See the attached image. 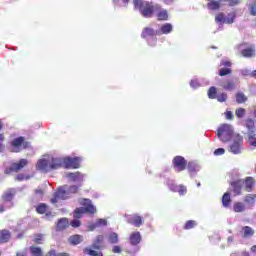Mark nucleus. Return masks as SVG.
I'll list each match as a JSON object with an SVG mask.
<instances>
[{
    "label": "nucleus",
    "mask_w": 256,
    "mask_h": 256,
    "mask_svg": "<svg viewBox=\"0 0 256 256\" xmlns=\"http://www.w3.org/2000/svg\"><path fill=\"white\" fill-rule=\"evenodd\" d=\"M64 167V160L62 157H50L46 156L38 160L36 168L43 173H49L54 169H61Z\"/></svg>",
    "instance_id": "f257e3e1"
},
{
    "label": "nucleus",
    "mask_w": 256,
    "mask_h": 256,
    "mask_svg": "<svg viewBox=\"0 0 256 256\" xmlns=\"http://www.w3.org/2000/svg\"><path fill=\"white\" fill-rule=\"evenodd\" d=\"M134 8L139 9L143 17H153V13H159V5H153L151 2L143 0H134Z\"/></svg>",
    "instance_id": "f03ea898"
},
{
    "label": "nucleus",
    "mask_w": 256,
    "mask_h": 256,
    "mask_svg": "<svg viewBox=\"0 0 256 256\" xmlns=\"http://www.w3.org/2000/svg\"><path fill=\"white\" fill-rule=\"evenodd\" d=\"M80 205H83L84 207L77 208L74 212L75 219H81L85 213H97V208L91 204V200L89 199H80L79 200Z\"/></svg>",
    "instance_id": "7ed1b4c3"
},
{
    "label": "nucleus",
    "mask_w": 256,
    "mask_h": 256,
    "mask_svg": "<svg viewBox=\"0 0 256 256\" xmlns=\"http://www.w3.org/2000/svg\"><path fill=\"white\" fill-rule=\"evenodd\" d=\"M217 135L218 139L223 143H227V141H231V139H235V137H237V134H233V126L229 124H222L218 128Z\"/></svg>",
    "instance_id": "20e7f679"
},
{
    "label": "nucleus",
    "mask_w": 256,
    "mask_h": 256,
    "mask_svg": "<svg viewBox=\"0 0 256 256\" xmlns=\"http://www.w3.org/2000/svg\"><path fill=\"white\" fill-rule=\"evenodd\" d=\"M230 153L233 155H239L243 151V137L241 135L236 134V136L232 139V142L229 146Z\"/></svg>",
    "instance_id": "39448f33"
},
{
    "label": "nucleus",
    "mask_w": 256,
    "mask_h": 256,
    "mask_svg": "<svg viewBox=\"0 0 256 256\" xmlns=\"http://www.w3.org/2000/svg\"><path fill=\"white\" fill-rule=\"evenodd\" d=\"M13 195H15V190H8L2 196V203H0V213H3L5 209H9V207H13Z\"/></svg>",
    "instance_id": "423d86ee"
},
{
    "label": "nucleus",
    "mask_w": 256,
    "mask_h": 256,
    "mask_svg": "<svg viewBox=\"0 0 256 256\" xmlns=\"http://www.w3.org/2000/svg\"><path fill=\"white\" fill-rule=\"evenodd\" d=\"M236 51L242 57H253L255 55V48L248 47L245 44H240L237 46Z\"/></svg>",
    "instance_id": "0eeeda50"
},
{
    "label": "nucleus",
    "mask_w": 256,
    "mask_h": 256,
    "mask_svg": "<svg viewBox=\"0 0 256 256\" xmlns=\"http://www.w3.org/2000/svg\"><path fill=\"white\" fill-rule=\"evenodd\" d=\"M63 160L65 169H79L81 158L64 157Z\"/></svg>",
    "instance_id": "6e6552de"
},
{
    "label": "nucleus",
    "mask_w": 256,
    "mask_h": 256,
    "mask_svg": "<svg viewBox=\"0 0 256 256\" xmlns=\"http://www.w3.org/2000/svg\"><path fill=\"white\" fill-rule=\"evenodd\" d=\"M69 192L67 190V186L60 187L58 191L55 193L54 198L51 199V203H57L59 199H68Z\"/></svg>",
    "instance_id": "1a4fd4ad"
},
{
    "label": "nucleus",
    "mask_w": 256,
    "mask_h": 256,
    "mask_svg": "<svg viewBox=\"0 0 256 256\" xmlns=\"http://www.w3.org/2000/svg\"><path fill=\"white\" fill-rule=\"evenodd\" d=\"M24 141H25V138H23V137L14 139L11 143L12 151L14 153H19V151H21V149H26L27 143H24Z\"/></svg>",
    "instance_id": "9d476101"
},
{
    "label": "nucleus",
    "mask_w": 256,
    "mask_h": 256,
    "mask_svg": "<svg viewBox=\"0 0 256 256\" xmlns=\"http://www.w3.org/2000/svg\"><path fill=\"white\" fill-rule=\"evenodd\" d=\"M175 171L178 173L184 171L185 167H187V161L182 156H176L173 160Z\"/></svg>",
    "instance_id": "9b49d317"
},
{
    "label": "nucleus",
    "mask_w": 256,
    "mask_h": 256,
    "mask_svg": "<svg viewBox=\"0 0 256 256\" xmlns=\"http://www.w3.org/2000/svg\"><path fill=\"white\" fill-rule=\"evenodd\" d=\"M216 23H226L228 25H231L235 21V14H228L227 17L223 15V13L217 14L215 17Z\"/></svg>",
    "instance_id": "f8f14e48"
},
{
    "label": "nucleus",
    "mask_w": 256,
    "mask_h": 256,
    "mask_svg": "<svg viewBox=\"0 0 256 256\" xmlns=\"http://www.w3.org/2000/svg\"><path fill=\"white\" fill-rule=\"evenodd\" d=\"M153 35H155V30L151 28H145L142 32V37H150L148 40L149 45L153 46L155 43H157V40L153 38Z\"/></svg>",
    "instance_id": "ddd939ff"
},
{
    "label": "nucleus",
    "mask_w": 256,
    "mask_h": 256,
    "mask_svg": "<svg viewBox=\"0 0 256 256\" xmlns=\"http://www.w3.org/2000/svg\"><path fill=\"white\" fill-rule=\"evenodd\" d=\"M256 194H248L244 197L247 209H253L255 207Z\"/></svg>",
    "instance_id": "4468645a"
},
{
    "label": "nucleus",
    "mask_w": 256,
    "mask_h": 256,
    "mask_svg": "<svg viewBox=\"0 0 256 256\" xmlns=\"http://www.w3.org/2000/svg\"><path fill=\"white\" fill-rule=\"evenodd\" d=\"M28 163L26 159H21L19 162L12 164L10 169L11 171H21Z\"/></svg>",
    "instance_id": "2eb2a0df"
},
{
    "label": "nucleus",
    "mask_w": 256,
    "mask_h": 256,
    "mask_svg": "<svg viewBox=\"0 0 256 256\" xmlns=\"http://www.w3.org/2000/svg\"><path fill=\"white\" fill-rule=\"evenodd\" d=\"M247 145L249 147H256V131L247 132Z\"/></svg>",
    "instance_id": "dca6fc26"
},
{
    "label": "nucleus",
    "mask_w": 256,
    "mask_h": 256,
    "mask_svg": "<svg viewBox=\"0 0 256 256\" xmlns=\"http://www.w3.org/2000/svg\"><path fill=\"white\" fill-rule=\"evenodd\" d=\"M36 211L40 215H46V217H49L51 215V212L49 211V206L46 204L38 205Z\"/></svg>",
    "instance_id": "f3484780"
},
{
    "label": "nucleus",
    "mask_w": 256,
    "mask_h": 256,
    "mask_svg": "<svg viewBox=\"0 0 256 256\" xmlns=\"http://www.w3.org/2000/svg\"><path fill=\"white\" fill-rule=\"evenodd\" d=\"M128 223L134 225L135 227H141V223H143V220L140 218V216L134 214L128 217Z\"/></svg>",
    "instance_id": "a211bd4d"
},
{
    "label": "nucleus",
    "mask_w": 256,
    "mask_h": 256,
    "mask_svg": "<svg viewBox=\"0 0 256 256\" xmlns=\"http://www.w3.org/2000/svg\"><path fill=\"white\" fill-rule=\"evenodd\" d=\"M67 179H70V181H75V182H79V181H83V174L79 173V172H75V173H68L66 174Z\"/></svg>",
    "instance_id": "6ab92c4d"
},
{
    "label": "nucleus",
    "mask_w": 256,
    "mask_h": 256,
    "mask_svg": "<svg viewBox=\"0 0 256 256\" xmlns=\"http://www.w3.org/2000/svg\"><path fill=\"white\" fill-rule=\"evenodd\" d=\"M243 185H245V189L248 193H251V190L253 189V185H255V180L252 177L246 178L245 181H243Z\"/></svg>",
    "instance_id": "aec40b11"
},
{
    "label": "nucleus",
    "mask_w": 256,
    "mask_h": 256,
    "mask_svg": "<svg viewBox=\"0 0 256 256\" xmlns=\"http://www.w3.org/2000/svg\"><path fill=\"white\" fill-rule=\"evenodd\" d=\"M11 239V233L9 230L0 231V243H7Z\"/></svg>",
    "instance_id": "412c9836"
},
{
    "label": "nucleus",
    "mask_w": 256,
    "mask_h": 256,
    "mask_svg": "<svg viewBox=\"0 0 256 256\" xmlns=\"http://www.w3.org/2000/svg\"><path fill=\"white\" fill-rule=\"evenodd\" d=\"M130 242L132 245H139L141 243V234L139 232H134L130 236Z\"/></svg>",
    "instance_id": "4be33fe9"
},
{
    "label": "nucleus",
    "mask_w": 256,
    "mask_h": 256,
    "mask_svg": "<svg viewBox=\"0 0 256 256\" xmlns=\"http://www.w3.org/2000/svg\"><path fill=\"white\" fill-rule=\"evenodd\" d=\"M172 31H173V25L166 23L161 27L160 31L157 33H158V35H161V33H163L164 35H167V34L171 33Z\"/></svg>",
    "instance_id": "5701e85b"
},
{
    "label": "nucleus",
    "mask_w": 256,
    "mask_h": 256,
    "mask_svg": "<svg viewBox=\"0 0 256 256\" xmlns=\"http://www.w3.org/2000/svg\"><path fill=\"white\" fill-rule=\"evenodd\" d=\"M243 180H238L237 182L232 183L235 195H241V188L243 187Z\"/></svg>",
    "instance_id": "b1692460"
},
{
    "label": "nucleus",
    "mask_w": 256,
    "mask_h": 256,
    "mask_svg": "<svg viewBox=\"0 0 256 256\" xmlns=\"http://www.w3.org/2000/svg\"><path fill=\"white\" fill-rule=\"evenodd\" d=\"M67 227H69V220H67V218H62L58 221V224H57L58 231H63V229H67Z\"/></svg>",
    "instance_id": "393cba45"
},
{
    "label": "nucleus",
    "mask_w": 256,
    "mask_h": 256,
    "mask_svg": "<svg viewBox=\"0 0 256 256\" xmlns=\"http://www.w3.org/2000/svg\"><path fill=\"white\" fill-rule=\"evenodd\" d=\"M68 241L71 245H79V243L83 241V236L76 234V235L70 236Z\"/></svg>",
    "instance_id": "a878e982"
},
{
    "label": "nucleus",
    "mask_w": 256,
    "mask_h": 256,
    "mask_svg": "<svg viewBox=\"0 0 256 256\" xmlns=\"http://www.w3.org/2000/svg\"><path fill=\"white\" fill-rule=\"evenodd\" d=\"M170 189H171L172 191L178 192L179 195H185V193H187V188H186L185 186H183V185H179V186H177V185H172V186L170 187Z\"/></svg>",
    "instance_id": "bb28decb"
},
{
    "label": "nucleus",
    "mask_w": 256,
    "mask_h": 256,
    "mask_svg": "<svg viewBox=\"0 0 256 256\" xmlns=\"http://www.w3.org/2000/svg\"><path fill=\"white\" fill-rule=\"evenodd\" d=\"M233 209H234L235 213H243V211H245V209H247V206L241 202H236L233 205Z\"/></svg>",
    "instance_id": "cd10ccee"
},
{
    "label": "nucleus",
    "mask_w": 256,
    "mask_h": 256,
    "mask_svg": "<svg viewBox=\"0 0 256 256\" xmlns=\"http://www.w3.org/2000/svg\"><path fill=\"white\" fill-rule=\"evenodd\" d=\"M222 204H223V207H229V205H231V196L229 195V193H225L223 195Z\"/></svg>",
    "instance_id": "c85d7f7f"
},
{
    "label": "nucleus",
    "mask_w": 256,
    "mask_h": 256,
    "mask_svg": "<svg viewBox=\"0 0 256 256\" xmlns=\"http://www.w3.org/2000/svg\"><path fill=\"white\" fill-rule=\"evenodd\" d=\"M200 167L195 162H190L188 164V170L190 173H197L199 171Z\"/></svg>",
    "instance_id": "c756f323"
},
{
    "label": "nucleus",
    "mask_w": 256,
    "mask_h": 256,
    "mask_svg": "<svg viewBox=\"0 0 256 256\" xmlns=\"http://www.w3.org/2000/svg\"><path fill=\"white\" fill-rule=\"evenodd\" d=\"M30 253L33 256H42L43 255L41 248L35 247V246L30 247Z\"/></svg>",
    "instance_id": "7c9ffc66"
},
{
    "label": "nucleus",
    "mask_w": 256,
    "mask_h": 256,
    "mask_svg": "<svg viewBox=\"0 0 256 256\" xmlns=\"http://www.w3.org/2000/svg\"><path fill=\"white\" fill-rule=\"evenodd\" d=\"M247 101V96L243 94V92H238L236 94V102L237 103H245Z\"/></svg>",
    "instance_id": "2f4dec72"
},
{
    "label": "nucleus",
    "mask_w": 256,
    "mask_h": 256,
    "mask_svg": "<svg viewBox=\"0 0 256 256\" xmlns=\"http://www.w3.org/2000/svg\"><path fill=\"white\" fill-rule=\"evenodd\" d=\"M219 7H221V5L218 1H211L208 3V9H210L211 11H217Z\"/></svg>",
    "instance_id": "473e14b6"
},
{
    "label": "nucleus",
    "mask_w": 256,
    "mask_h": 256,
    "mask_svg": "<svg viewBox=\"0 0 256 256\" xmlns=\"http://www.w3.org/2000/svg\"><path fill=\"white\" fill-rule=\"evenodd\" d=\"M208 97L209 99H217V88L215 87H210L208 90Z\"/></svg>",
    "instance_id": "72a5a7b5"
},
{
    "label": "nucleus",
    "mask_w": 256,
    "mask_h": 256,
    "mask_svg": "<svg viewBox=\"0 0 256 256\" xmlns=\"http://www.w3.org/2000/svg\"><path fill=\"white\" fill-rule=\"evenodd\" d=\"M157 17L160 21H166V19L169 17L166 10H160L157 14Z\"/></svg>",
    "instance_id": "f704fd0d"
},
{
    "label": "nucleus",
    "mask_w": 256,
    "mask_h": 256,
    "mask_svg": "<svg viewBox=\"0 0 256 256\" xmlns=\"http://www.w3.org/2000/svg\"><path fill=\"white\" fill-rule=\"evenodd\" d=\"M243 231H244V237H253L254 235V231L251 227L249 226H246L243 228Z\"/></svg>",
    "instance_id": "c9c22d12"
},
{
    "label": "nucleus",
    "mask_w": 256,
    "mask_h": 256,
    "mask_svg": "<svg viewBox=\"0 0 256 256\" xmlns=\"http://www.w3.org/2000/svg\"><path fill=\"white\" fill-rule=\"evenodd\" d=\"M246 127L248 129V133H250V131H256L255 130V122L251 119L246 121Z\"/></svg>",
    "instance_id": "e433bc0d"
},
{
    "label": "nucleus",
    "mask_w": 256,
    "mask_h": 256,
    "mask_svg": "<svg viewBox=\"0 0 256 256\" xmlns=\"http://www.w3.org/2000/svg\"><path fill=\"white\" fill-rule=\"evenodd\" d=\"M85 253L90 256H103V253L92 250L91 248H86Z\"/></svg>",
    "instance_id": "4c0bfd02"
},
{
    "label": "nucleus",
    "mask_w": 256,
    "mask_h": 256,
    "mask_svg": "<svg viewBox=\"0 0 256 256\" xmlns=\"http://www.w3.org/2000/svg\"><path fill=\"white\" fill-rule=\"evenodd\" d=\"M223 88L226 91H233V89H235V83H233V81H228L223 85Z\"/></svg>",
    "instance_id": "58836bf2"
},
{
    "label": "nucleus",
    "mask_w": 256,
    "mask_h": 256,
    "mask_svg": "<svg viewBox=\"0 0 256 256\" xmlns=\"http://www.w3.org/2000/svg\"><path fill=\"white\" fill-rule=\"evenodd\" d=\"M109 243H119V237L117 236V233H111L108 238Z\"/></svg>",
    "instance_id": "ea45409f"
},
{
    "label": "nucleus",
    "mask_w": 256,
    "mask_h": 256,
    "mask_svg": "<svg viewBox=\"0 0 256 256\" xmlns=\"http://www.w3.org/2000/svg\"><path fill=\"white\" fill-rule=\"evenodd\" d=\"M45 241V237L42 234H38L34 238V243H37L38 245H41Z\"/></svg>",
    "instance_id": "a19ab883"
},
{
    "label": "nucleus",
    "mask_w": 256,
    "mask_h": 256,
    "mask_svg": "<svg viewBox=\"0 0 256 256\" xmlns=\"http://www.w3.org/2000/svg\"><path fill=\"white\" fill-rule=\"evenodd\" d=\"M217 101H219V103H225V101H227V93H221L218 96H216Z\"/></svg>",
    "instance_id": "79ce46f5"
},
{
    "label": "nucleus",
    "mask_w": 256,
    "mask_h": 256,
    "mask_svg": "<svg viewBox=\"0 0 256 256\" xmlns=\"http://www.w3.org/2000/svg\"><path fill=\"white\" fill-rule=\"evenodd\" d=\"M197 225V222L194 220H189L186 222V225L184 226L185 229H193Z\"/></svg>",
    "instance_id": "37998d69"
},
{
    "label": "nucleus",
    "mask_w": 256,
    "mask_h": 256,
    "mask_svg": "<svg viewBox=\"0 0 256 256\" xmlns=\"http://www.w3.org/2000/svg\"><path fill=\"white\" fill-rule=\"evenodd\" d=\"M96 227H106L107 225V220L105 219H98L96 220Z\"/></svg>",
    "instance_id": "c03bdc74"
},
{
    "label": "nucleus",
    "mask_w": 256,
    "mask_h": 256,
    "mask_svg": "<svg viewBox=\"0 0 256 256\" xmlns=\"http://www.w3.org/2000/svg\"><path fill=\"white\" fill-rule=\"evenodd\" d=\"M101 243H103V236L96 237V241L94 243V249H99V247H100L99 244H101Z\"/></svg>",
    "instance_id": "a18cd8bd"
},
{
    "label": "nucleus",
    "mask_w": 256,
    "mask_h": 256,
    "mask_svg": "<svg viewBox=\"0 0 256 256\" xmlns=\"http://www.w3.org/2000/svg\"><path fill=\"white\" fill-rule=\"evenodd\" d=\"M229 73H231L230 68H222V69L219 70L220 77H223L225 75H229Z\"/></svg>",
    "instance_id": "49530a36"
},
{
    "label": "nucleus",
    "mask_w": 256,
    "mask_h": 256,
    "mask_svg": "<svg viewBox=\"0 0 256 256\" xmlns=\"http://www.w3.org/2000/svg\"><path fill=\"white\" fill-rule=\"evenodd\" d=\"M236 117L241 119V117H245V109L244 108H239L236 110Z\"/></svg>",
    "instance_id": "de8ad7c7"
},
{
    "label": "nucleus",
    "mask_w": 256,
    "mask_h": 256,
    "mask_svg": "<svg viewBox=\"0 0 256 256\" xmlns=\"http://www.w3.org/2000/svg\"><path fill=\"white\" fill-rule=\"evenodd\" d=\"M190 86L192 87V89H197V88L201 87V84H199V81H197V80H191Z\"/></svg>",
    "instance_id": "09e8293b"
},
{
    "label": "nucleus",
    "mask_w": 256,
    "mask_h": 256,
    "mask_svg": "<svg viewBox=\"0 0 256 256\" xmlns=\"http://www.w3.org/2000/svg\"><path fill=\"white\" fill-rule=\"evenodd\" d=\"M67 191L69 195L70 193H77V191H79V188L77 186H71L70 188L67 187Z\"/></svg>",
    "instance_id": "8fccbe9b"
},
{
    "label": "nucleus",
    "mask_w": 256,
    "mask_h": 256,
    "mask_svg": "<svg viewBox=\"0 0 256 256\" xmlns=\"http://www.w3.org/2000/svg\"><path fill=\"white\" fill-rule=\"evenodd\" d=\"M49 255H50V256H69V254H67V253L56 254V253H55V250H51V251L49 252Z\"/></svg>",
    "instance_id": "3c124183"
},
{
    "label": "nucleus",
    "mask_w": 256,
    "mask_h": 256,
    "mask_svg": "<svg viewBox=\"0 0 256 256\" xmlns=\"http://www.w3.org/2000/svg\"><path fill=\"white\" fill-rule=\"evenodd\" d=\"M214 155H225V149L218 148L214 151Z\"/></svg>",
    "instance_id": "603ef678"
},
{
    "label": "nucleus",
    "mask_w": 256,
    "mask_h": 256,
    "mask_svg": "<svg viewBox=\"0 0 256 256\" xmlns=\"http://www.w3.org/2000/svg\"><path fill=\"white\" fill-rule=\"evenodd\" d=\"M17 181H25L27 179H29L28 176H25L23 174H19L17 177H16Z\"/></svg>",
    "instance_id": "864d4df0"
},
{
    "label": "nucleus",
    "mask_w": 256,
    "mask_h": 256,
    "mask_svg": "<svg viewBox=\"0 0 256 256\" xmlns=\"http://www.w3.org/2000/svg\"><path fill=\"white\" fill-rule=\"evenodd\" d=\"M250 13L251 15H254V16L256 15V3L250 6Z\"/></svg>",
    "instance_id": "5fc2aeb1"
},
{
    "label": "nucleus",
    "mask_w": 256,
    "mask_h": 256,
    "mask_svg": "<svg viewBox=\"0 0 256 256\" xmlns=\"http://www.w3.org/2000/svg\"><path fill=\"white\" fill-rule=\"evenodd\" d=\"M72 227H79L81 225V222L79 220H74L70 223Z\"/></svg>",
    "instance_id": "6e6d98bb"
},
{
    "label": "nucleus",
    "mask_w": 256,
    "mask_h": 256,
    "mask_svg": "<svg viewBox=\"0 0 256 256\" xmlns=\"http://www.w3.org/2000/svg\"><path fill=\"white\" fill-rule=\"evenodd\" d=\"M221 65H224V67H231V62L229 60H222Z\"/></svg>",
    "instance_id": "4d7b16f0"
},
{
    "label": "nucleus",
    "mask_w": 256,
    "mask_h": 256,
    "mask_svg": "<svg viewBox=\"0 0 256 256\" xmlns=\"http://www.w3.org/2000/svg\"><path fill=\"white\" fill-rule=\"evenodd\" d=\"M88 231H94V229L97 227L96 222L94 224H88Z\"/></svg>",
    "instance_id": "13d9d810"
},
{
    "label": "nucleus",
    "mask_w": 256,
    "mask_h": 256,
    "mask_svg": "<svg viewBox=\"0 0 256 256\" xmlns=\"http://www.w3.org/2000/svg\"><path fill=\"white\" fill-rule=\"evenodd\" d=\"M226 119H233V113L231 111L226 112Z\"/></svg>",
    "instance_id": "bf43d9fd"
},
{
    "label": "nucleus",
    "mask_w": 256,
    "mask_h": 256,
    "mask_svg": "<svg viewBox=\"0 0 256 256\" xmlns=\"http://www.w3.org/2000/svg\"><path fill=\"white\" fill-rule=\"evenodd\" d=\"M120 251H121V247H119V246L113 247V253H119Z\"/></svg>",
    "instance_id": "052dcab7"
},
{
    "label": "nucleus",
    "mask_w": 256,
    "mask_h": 256,
    "mask_svg": "<svg viewBox=\"0 0 256 256\" xmlns=\"http://www.w3.org/2000/svg\"><path fill=\"white\" fill-rule=\"evenodd\" d=\"M242 75H251V72L249 70H241Z\"/></svg>",
    "instance_id": "680f3d73"
},
{
    "label": "nucleus",
    "mask_w": 256,
    "mask_h": 256,
    "mask_svg": "<svg viewBox=\"0 0 256 256\" xmlns=\"http://www.w3.org/2000/svg\"><path fill=\"white\" fill-rule=\"evenodd\" d=\"M36 195H40V197H42V195H43V190H36Z\"/></svg>",
    "instance_id": "e2e57ef3"
},
{
    "label": "nucleus",
    "mask_w": 256,
    "mask_h": 256,
    "mask_svg": "<svg viewBox=\"0 0 256 256\" xmlns=\"http://www.w3.org/2000/svg\"><path fill=\"white\" fill-rule=\"evenodd\" d=\"M251 251H252L253 253H256V245H254V246L251 247Z\"/></svg>",
    "instance_id": "0e129e2a"
},
{
    "label": "nucleus",
    "mask_w": 256,
    "mask_h": 256,
    "mask_svg": "<svg viewBox=\"0 0 256 256\" xmlns=\"http://www.w3.org/2000/svg\"><path fill=\"white\" fill-rule=\"evenodd\" d=\"M237 3H239V0H236L235 2L231 1L230 5H237Z\"/></svg>",
    "instance_id": "69168bd1"
},
{
    "label": "nucleus",
    "mask_w": 256,
    "mask_h": 256,
    "mask_svg": "<svg viewBox=\"0 0 256 256\" xmlns=\"http://www.w3.org/2000/svg\"><path fill=\"white\" fill-rule=\"evenodd\" d=\"M17 256H25V253L24 252H18Z\"/></svg>",
    "instance_id": "338daca9"
},
{
    "label": "nucleus",
    "mask_w": 256,
    "mask_h": 256,
    "mask_svg": "<svg viewBox=\"0 0 256 256\" xmlns=\"http://www.w3.org/2000/svg\"><path fill=\"white\" fill-rule=\"evenodd\" d=\"M251 77H256V70L251 72Z\"/></svg>",
    "instance_id": "774afa93"
}]
</instances>
